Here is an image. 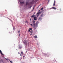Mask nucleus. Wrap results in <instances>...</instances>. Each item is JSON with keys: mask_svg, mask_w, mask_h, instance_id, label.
<instances>
[{"mask_svg": "<svg viewBox=\"0 0 63 63\" xmlns=\"http://www.w3.org/2000/svg\"><path fill=\"white\" fill-rule=\"evenodd\" d=\"M20 4H24V1H20Z\"/></svg>", "mask_w": 63, "mask_h": 63, "instance_id": "20e7f679", "label": "nucleus"}, {"mask_svg": "<svg viewBox=\"0 0 63 63\" xmlns=\"http://www.w3.org/2000/svg\"><path fill=\"white\" fill-rule=\"evenodd\" d=\"M3 16V14H1V16Z\"/></svg>", "mask_w": 63, "mask_h": 63, "instance_id": "f3484780", "label": "nucleus"}, {"mask_svg": "<svg viewBox=\"0 0 63 63\" xmlns=\"http://www.w3.org/2000/svg\"><path fill=\"white\" fill-rule=\"evenodd\" d=\"M34 2V1H32V2L30 3V4H34V2Z\"/></svg>", "mask_w": 63, "mask_h": 63, "instance_id": "39448f33", "label": "nucleus"}, {"mask_svg": "<svg viewBox=\"0 0 63 63\" xmlns=\"http://www.w3.org/2000/svg\"><path fill=\"white\" fill-rule=\"evenodd\" d=\"M30 21H31V18L30 19Z\"/></svg>", "mask_w": 63, "mask_h": 63, "instance_id": "c85d7f7f", "label": "nucleus"}, {"mask_svg": "<svg viewBox=\"0 0 63 63\" xmlns=\"http://www.w3.org/2000/svg\"><path fill=\"white\" fill-rule=\"evenodd\" d=\"M18 33H20V31H18Z\"/></svg>", "mask_w": 63, "mask_h": 63, "instance_id": "b1692460", "label": "nucleus"}, {"mask_svg": "<svg viewBox=\"0 0 63 63\" xmlns=\"http://www.w3.org/2000/svg\"><path fill=\"white\" fill-rule=\"evenodd\" d=\"M0 53H1L2 54V55H3V54L2 53V51H1V50H0Z\"/></svg>", "mask_w": 63, "mask_h": 63, "instance_id": "dca6fc26", "label": "nucleus"}, {"mask_svg": "<svg viewBox=\"0 0 63 63\" xmlns=\"http://www.w3.org/2000/svg\"><path fill=\"white\" fill-rule=\"evenodd\" d=\"M38 16H37V17Z\"/></svg>", "mask_w": 63, "mask_h": 63, "instance_id": "4c0bfd02", "label": "nucleus"}, {"mask_svg": "<svg viewBox=\"0 0 63 63\" xmlns=\"http://www.w3.org/2000/svg\"><path fill=\"white\" fill-rule=\"evenodd\" d=\"M18 54H20V53H19V52H18Z\"/></svg>", "mask_w": 63, "mask_h": 63, "instance_id": "bb28decb", "label": "nucleus"}, {"mask_svg": "<svg viewBox=\"0 0 63 63\" xmlns=\"http://www.w3.org/2000/svg\"><path fill=\"white\" fill-rule=\"evenodd\" d=\"M30 35H32V34H31Z\"/></svg>", "mask_w": 63, "mask_h": 63, "instance_id": "473e14b6", "label": "nucleus"}, {"mask_svg": "<svg viewBox=\"0 0 63 63\" xmlns=\"http://www.w3.org/2000/svg\"><path fill=\"white\" fill-rule=\"evenodd\" d=\"M28 2H26V5H28Z\"/></svg>", "mask_w": 63, "mask_h": 63, "instance_id": "a211bd4d", "label": "nucleus"}, {"mask_svg": "<svg viewBox=\"0 0 63 63\" xmlns=\"http://www.w3.org/2000/svg\"><path fill=\"white\" fill-rule=\"evenodd\" d=\"M49 0H48V2H49Z\"/></svg>", "mask_w": 63, "mask_h": 63, "instance_id": "f704fd0d", "label": "nucleus"}, {"mask_svg": "<svg viewBox=\"0 0 63 63\" xmlns=\"http://www.w3.org/2000/svg\"><path fill=\"white\" fill-rule=\"evenodd\" d=\"M28 21L27 20H26V21H25V22H27Z\"/></svg>", "mask_w": 63, "mask_h": 63, "instance_id": "4be33fe9", "label": "nucleus"}, {"mask_svg": "<svg viewBox=\"0 0 63 63\" xmlns=\"http://www.w3.org/2000/svg\"><path fill=\"white\" fill-rule=\"evenodd\" d=\"M19 36H20V34H19Z\"/></svg>", "mask_w": 63, "mask_h": 63, "instance_id": "72a5a7b5", "label": "nucleus"}, {"mask_svg": "<svg viewBox=\"0 0 63 63\" xmlns=\"http://www.w3.org/2000/svg\"><path fill=\"white\" fill-rule=\"evenodd\" d=\"M41 12H38V13H37V15H40V14H41Z\"/></svg>", "mask_w": 63, "mask_h": 63, "instance_id": "0eeeda50", "label": "nucleus"}, {"mask_svg": "<svg viewBox=\"0 0 63 63\" xmlns=\"http://www.w3.org/2000/svg\"><path fill=\"white\" fill-rule=\"evenodd\" d=\"M19 48L20 49L21 48V47H19Z\"/></svg>", "mask_w": 63, "mask_h": 63, "instance_id": "aec40b11", "label": "nucleus"}, {"mask_svg": "<svg viewBox=\"0 0 63 63\" xmlns=\"http://www.w3.org/2000/svg\"><path fill=\"white\" fill-rule=\"evenodd\" d=\"M51 9H54L55 10L56 9V8L55 7H53L51 8Z\"/></svg>", "mask_w": 63, "mask_h": 63, "instance_id": "1a4fd4ad", "label": "nucleus"}, {"mask_svg": "<svg viewBox=\"0 0 63 63\" xmlns=\"http://www.w3.org/2000/svg\"><path fill=\"white\" fill-rule=\"evenodd\" d=\"M34 38H35V39H36V38H37L38 37H37V35H36L34 36Z\"/></svg>", "mask_w": 63, "mask_h": 63, "instance_id": "6e6552de", "label": "nucleus"}, {"mask_svg": "<svg viewBox=\"0 0 63 63\" xmlns=\"http://www.w3.org/2000/svg\"><path fill=\"white\" fill-rule=\"evenodd\" d=\"M34 29H35L36 27H34Z\"/></svg>", "mask_w": 63, "mask_h": 63, "instance_id": "412c9836", "label": "nucleus"}, {"mask_svg": "<svg viewBox=\"0 0 63 63\" xmlns=\"http://www.w3.org/2000/svg\"><path fill=\"white\" fill-rule=\"evenodd\" d=\"M34 6L33 7V9L32 10H34Z\"/></svg>", "mask_w": 63, "mask_h": 63, "instance_id": "c756f323", "label": "nucleus"}, {"mask_svg": "<svg viewBox=\"0 0 63 63\" xmlns=\"http://www.w3.org/2000/svg\"><path fill=\"white\" fill-rule=\"evenodd\" d=\"M10 62H11V63H13V62H12L11 61H10Z\"/></svg>", "mask_w": 63, "mask_h": 63, "instance_id": "393cba45", "label": "nucleus"}, {"mask_svg": "<svg viewBox=\"0 0 63 63\" xmlns=\"http://www.w3.org/2000/svg\"><path fill=\"white\" fill-rule=\"evenodd\" d=\"M21 53L22 55H23V52H22V51L21 52Z\"/></svg>", "mask_w": 63, "mask_h": 63, "instance_id": "6ab92c4d", "label": "nucleus"}, {"mask_svg": "<svg viewBox=\"0 0 63 63\" xmlns=\"http://www.w3.org/2000/svg\"><path fill=\"white\" fill-rule=\"evenodd\" d=\"M32 17H35V15H33L32 16H31Z\"/></svg>", "mask_w": 63, "mask_h": 63, "instance_id": "9d476101", "label": "nucleus"}, {"mask_svg": "<svg viewBox=\"0 0 63 63\" xmlns=\"http://www.w3.org/2000/svg\"><path fill=\"white\" fill-rule=\"evenodd\" d=\"M24 44H25L26 43V41L25 40H24Z\"/></svg>", "mask_w": 63, "mask_h": 63, "instance_id": "423d86ee", "label": "nucleus"}, {"mask_svg": "<svg viewBox=\"0 0 63 63\" xmlns=\"http://www.w3.org/2000/svg\"><path fill=\"white\" fill-rule=\"evenodd\" d=\"M6 60H8V59H6Z\"/></svg>", "mask_w": 63, "mask_h": 63, "instance_id": "7c9ffc66", "label": "nucleus"}, {"mask_svg": "<svg viewBox=\"0 0 63 63\" xmlns=\"http://www.w3.org/2000/svg\"><path fill=\"white\" fill-rule=\"evenodd\" d=\"M37 19H38V18H37V17H35L34 18V20H37Z\"/></svg>", "mask_w": 63, "mask_h": 63, "instance_id": "f03ea898", "label": "nucleus"}, {"mask_svg": "<svg viewBox=\"0 0 63 63\" xmlns=\"http://www.w3.org/2000/svg\"><path fill=\"white\" fill-rule=\"evenodd\" d=\"M20 56H21V55L20 54Z\"/></svg>", "mask_w": 63, "mask_h": 63, "instance_id": "2f4dec72", "label": "nucleus"}, {"mask_svg": "<svg viewBox=\"0 0 63 63\" xmlns=\"http://www.w3.org/2000/svg\"><path fill=\"white\" fill-rule=\"evenodd\" d=\"M31 34H32V33H33V31H31Z\"/></svg>", "mask_w": 63, "mask_h": 63, "instance_id": "ddd939ff", "label": "nucleus"}, {"mask_svg": "<svg viewBox=\"0 0 63 63\" xmlns=\"http://www.w3.org/2000/svg\"><path fill=\"white\" fill-rule=\"evenodd\" d=\"M27 52V51L26 52H26Z\"/></svg>", "mask_w": 63, "mask_h": 63, "instance_id": "e433bc0d", "label": "nucleus"}, {"mask_svg": "<svg viewBox=\"0 0 63 63\" xmlns=\"http://www.w3.org/2000/svg\"><path fill=\"white\" fill-rule=\"evenodd\" d=\"M43 16H44V15L43 14H42L41 15V17H43Z\"/></svg>", "mask_w": 63, "mask_h": 63, "instance_id": "f8f14e48", "label": "nucleus"}, {"mask_svg": "<svg viewBox=\"0 0 63 63\" xmlns=\"http://www.w3.org/2000/svg\"><path fill=\"white\" fill-rule=\"evenodd\" d=\"M9 19L10 20V18H9Z\"/></svg>", "mask_w": 63, "mask_h": 63, "instance_id": "c9c22d12", "label": "nucleus"}, {"mask_svg": "<svg viewBox=\"0 0 63 63\" xmlns=\"http://www.w3.org/2000/svg\"><path fill=\"white\" fill-rule=\"evenodd\" d=\"M31 7H32V6H31L29 7V8H31Z\"/></svg>", "mask_w": 63, "mask_h": 63, "instance_id": "5701e85b", "label": "nucleus"}, {"mask_svg": "<svg viewBox=\"0 0 63 63\" xmlns=\"http://www.w3.org/2000/svg\"><path fill=\"white\" fill-rule=\"evenodd\" d=\"M29 30H32V28H30L29 29Z\"/></svg>", "mask_w": 63, "mask_h": 63, "instance_id": "4468645a", "label": "nucleus"}, {"mask_svg": "<svg viewBox=\"0 0 63 63\" xmlns=\"http://www.w3.org/2000/svg\"><path fill=\"white\" fill-rule=\"evenodd\" d=\"M29 32H30V30H29L28 31Z\"/></svg>", "mask_w": 63, "mask_h": 63, "instance_id": "cd10ccee", "label": "nucleus"}, {"mask_svg": "<svg viewBox=\"0 0 63 63\" xmlns=\"http://www.w3.org/2000/svg\"><path fill=\"white\" fill-rule=\"evenodd\" d=\"M31 26H33V25H32V24H31Z\"/></svg>", "mask_w": 63, "mask_h": 63, "instance_id": "a878e982", "label": "nucleus"}, {"mask_svg": "<svg viewBox=\"0 0 63 63\" xmlns=\"http://www.w3.org/2000/svg\"><path fill=\"white\" fill-rule=\"evenodd\" d=\"M32 22L33 23V24L34 26H35L36 25V23H35V21H32Z\"/></svg>", "mask_w": 63, "mask_h": 63, "instance_id": "f257e3e1", "label": "nucleus"}, {"mask_svg": "<svg viewBox=\"0 0 63 63\" xmlns=\"http://www.w3.org/2000/svg\"><path fill=\"white\" fill-rule=\"evenodd\" d=\"M55 2H56V1H55V0H54V3L53 4V6H54L55 5Z\"/></svg>", "mask_w": 63, "mask_h": 63, "instance_id": "7ed1b4c3", "label": "nucleus"}, {"mask_svg": "<svg viewBox=\"0 0 63 63\" xmlns=\"http://www.w3.org/2000/svg\"><path fill=\"white\" fill-rule=\"evenodd\" d=\"M43 9H44V8L43 7H42L40 9V10H43Z\"/></svg>", "mask_w": 63, "mask_h": 63, "instance_id": "2eb2a0df", "label": "nucleus"}, {"mask_svg": "<svg viewBox=\"0 0 63 63\" xmlns=\"http://www.w3.org/2000/svg\"><path fill=\"white\" fill-rule=\"evenodd\" d=\"M38 23H39V22H38V21H37L36 22V24H38Z\"/></svg>", "mask_w": 63, "mask_h": 63, "instance_id": "9b49d317", "label": "nucleus"}]
</instances>
